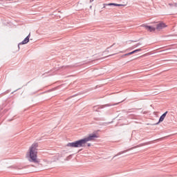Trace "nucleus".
Listing matches in <instances>:
<instances>
[{"label":"nucleus","instance_id":"obj_7","mask_svg":"<svg viewBox=\"0 0 177 177\" xmlns=\"http://www.w3.org/2000/svg\"><path fill=\"white\" fill-rule=\"evenodd\" d=\"M30 42V37L28 36L24 39L21 42V45H26V44H28Z\"/></svg>","mask_w":177,"mask_h":177},{"label":"nucleus","instance_id":"obj_4","mask_svg":"<svg viewBox=\"0 0 177 177\" xmlns=\"http://www.w3.org/2000/svg\"><path fill=\"white\" fill-rule=\"evenodd\" d=\"M145 30H147V31H149V32H154V31H156V28L154 26H144Z\"/></svg>","mask_w":177,"mask_h":177},{"label":"nucleus","instance_id":"obj_1","mask_svg":"<svg viewBox=\"0 0 177 177\" xmlns=\"http://www.w3.org/2000/svg\"><path fill=\"white\" fill-rule=\"evenodd\" d=\"M26 158L29 162H34L35 164L39 162L38 159V143H34L29 147Z\"/></svg>","mask_w":177,"mask_h":177},{"label":"nucleus","instance_id":"obj_9","mask_svg":"<svg viewBox=\"0 0 177 177\" xmlns=\"http://www.w3.org/2000/svg\"><path fill=\"white\" fill-rule=\"evenodd\" d=\"M131 55H133L132 52L124 54V56H131Z\"/></svg>","mask_w":177,"mask_h":177},{"label":"nucleus","instance_id":"obj_6","mask_svg":"<svg viewBox=\"0 0 177 177\" xmlns=\"http://www.w3.org/2000/svg\"><path fill=\"white\" fill-rule=\"evenodd\" d=\"M106 6H122V5L121 4H117V3H108V4H103V7L102 8H106Z\"/></svg>","mask_w":177,"mask_h":177},{"label":"nucleus","instance_id":"obj_2","mask_svg":"<svg viewBox=\"0 0 177 177\" xmlns=\"http://www.w3.org/2000/svg\"><path fill=\"white\" fill-rule=\"evenodd\" d=\"M99 138V136L96 133L90 134L87 138L79 140L73 142H68L66 145L67 147H85L87 142H91L95 140V138Z\"/></svg>","mask_w":177,"mask_h":177},{"label":"nucleus","instance_id":"obj_3","mask_svg":"<svg viewBox=\"0 0 177 177\" xmlns=\"http://www.w3.org/2000/svg\"><path fill=\"white\" fill-rule=\"evenodd\" d=\"M167 27V24H165V23L164 22H159L156 25V28L157 31H161V30Z\"/></svg>","mask_w":177,"mask_h":177},{"label":"nucleus","instance_id":"obj_8","mask_svg":"<svg viewBox=\"0 0 177 177\" xmlns=\"http://www.w3.org/2000/svg\"><path fill=\"white\" fill-rule=\"evenodd\" d=\"M140 51H142V49L138 48V49H136V50L132 51L131 53H133H133H136V52H140Z\"/></svg>","mask_w":177,"mask_h":177},{"label":"nucleus","instance_id":"obj_11","mask_svg":"<svg viewBox=\"0 0 177 177\" xmlns=\"http://www.w3.org/2000/svg\"><path fill=\"white\" fill-rule=\"evenodd\" d=\"M90 146H91V144H90V143H88V147H89Z\"/></svg>","mask_w":177,"mask_h":177},{"label":"nucleus","instance_id":"obj_5","mask_svg":"<svg viewBox=\"0 0 177 177\" xmlns=\"http://www.w3.org/2000/svg\"><path fill=\"white\" fill-rule=\"evenodd\" d=\"M167 114H168V111H166L160 116L159 121L157 124H160V122H162V121H164V120L165 119V117H167Z\"/></svg>","mask_w":177,"mask_h":177},{"label":"nucleus","instance_id":"obj_10","mask_svg":"<svg viewBox=\"0 0 177 177\" xmlns=\"http://www.w3.org/2000/svg\"><path fill=\"white\" fill-rule=\"evenodd\" d=\"M139 45H140V43L137 44L135 45L134 46H135V48H138V46H139Z\"/></svg>","mask_w":177,"mask_h":177},{"label":"nucleus","instance_id":"obj_12","mask_svg":"<svg viewBox=\"0 0 177 177\" xmlns=\"http://www.w3.org/2000/svg\"><path fill=\"white\" fill-rule=\"evenodd\" d=\"M28 37V38H30V35Z\"/></svg>","mask_w":177,"mask_h":177}]
</instances>
